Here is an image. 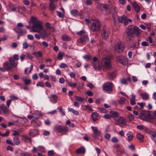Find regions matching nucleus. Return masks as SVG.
Listing matches in <instances>:
<instances>
[{"mask_svg":"<svg viewBox=\"0 0 156 156\" xmlns=\"http://www.w3.org/2000/svg\"><path fill=\"white\" fill-rule=\"evenodd\" d=\"M31 21L33 25L32 26V31L34 32L38 33L42 38L48 37L50 35V33L44 29L42 24V23L35 18L32 17Z\"/></svg>","mask_w":156,"mask_h":156,"instance_id":"f257e3e1","label":"nucleus"},{"mask_svg":"<svg viewBox=\"0 0 156 156\" xmlns=\"http://www.w3.org/2000/svg\"><path fill=\"white\" fill-rule=\"evenodd\" d=\"M142 31L136 26L131 25L128 26L126 33L127 35L130 37H133V34H136V36L139 35Z\"/></svg>","mask_w":156,"mask_h":156,"instance_id":"f03ea898","label":"nucleus"},{"mask_svg":"<svg viewBox=\"0 0 156 156\" xmlns=\"http://www.w3.org/2000/svg\"><path fill=\"white\" fill-rule=\"evenodd\" d=\"M54 129L56 132L66 134L68 132V128L63 125H56L54 126Z\"/></svg>","mask_w":156,"mask_h":156,"instance_id":"7ed1b4c3","label":"nucleus"},{"mask_svg":"<svg viewBox=\"0 0 156 156\" xmlns=\"http://www.w3.org/2000/svg\"><path fill=\"white\" fill-rule=\"evenodd\" d=\"M139 117L142 119L147 121L152 119V116H151L150 112L147 111H142L139 115Z\"/></svg>","mask_w":156,"mask_h":156,"instance_id":"20e7f679","label":"nucleus"},{"mask_svg":"<svg viewBox=\"0 0 156 156\" xmlns=\"http://www.w3.org/2000/svg\"><path fill=\"white\" fill-rule=\"evenodd\" d=\"M91 30L93 31L97 32L101 29V23L100 21L97 20L93 21L90 26Z\"/></svg>","mask_w":156,"mask_h":156,"instance_id":"39448f33","label":"nucleus"},{"mask_svg":"<svg viewBox=\"0 0 156 156\" xmlns=\"http://www.w3.org/2000/svg\"><path fill=\"white\" fill-rule=\"evenodd\" d=\"M110 58L108 57L103 58L101 61V66L106 69H110L111 67Z\"/></svg>","mask_w":156,"mask_h":156,"instance_id":"423d86ee","label":"nucleus"},{"mask_svg":"<svg viewBox=\"0 0 156 156\" xmlns=\"http://www.w3.org/2000/svg\"><path fill=\"white\" fill-rule=\"evenodd\" d=\"M113 84L112 82H108L105 83L103 86V88L104 90L108 93H110L113 90Z\"/></svg>","mask_w":156,"mask_h":156,"instance_id":"0eeeda50","label":"nucleus"},{"mask_svg":"<svg viewBox=\"0 0 156 156\" xmlns=\"http://www.w3.org/2000/svg\"><path fill=\"white\" fill-rule=\"evenodd\" d=\"M91 128L94 131L92 134V136L94 139H98L99 137L102 136L101 131L98 130L96 127L92 126Z\"/></svg>","mask_w":156,"mask_h":156,"instance_id":"6e6552de","label":"nucleus"},{"mask_svg":"<svg viewBox=\"0 0 156 156\" xmlns=\"http://www.w3.org/2000/svg\"><path fill=\"white\" fill-rule=\"evenodd\" d=\"M119 21L121 23H123L125 25H127L128 24V22L131 23L132 20L127 18L126 16L123 15L118 18Z\"/></svg>","mask_w":156,"mask_h":156,"instance_id":"1a4fd4ad","label":"nucleus"},{"mask_svg":"<svg viewBox=\"0 0 156 156\" xmlns=\"http://www.w3.org/2000/svg\"><path fill=\"white\" fill-rule=\"evenodd\" d=\"M115 124L118 125H126V120L124 118L121 116H119L115 120Z\"/></svg>","mask_w":156,"mask_h":156,"instance_id":"9d476101","label":"nucleus"},{"mask_svg":"<svg viewBox=\"0 0 156 156\" xmlns=\"http://www.w3.org/2000/svg\"><path fill=\"white\" fill-rule=\"evenodd\" d=\"M117 60L119 62L124 65H126L128 63L127 58L123 56L118 57Z\"/></svg>","mask_w":156,"mask_h":156,"instance_id":"9b49d317","label":"nucleus"},{"mask_svg":"<svg viewBox=\"0 0 156 156\" xmlns=\"http://www.w3.org/2000/svg\"><path fill=\"white\" fill-rule=\"evenodd\" d=\"M89 39L88 36L87 35H84L82 36L78 40V42L82 44L83 43L87 42Z\"/></svg>","mask_w":156,"mask_h":156,"instance_id":"f8f14e48","label":"nucleus"},{"mask_svg":"<svg viewBox=\"0 0 156 156\" xmlns=\"http://www.w3.org/2000/svg\"><path fill=\"white\" fill-rule=\"evenodd\" d=\"M14 30L18 34L20 35H23L27 33L25 29H22L20 27H15L14 29Z\"/></svg>","mask_w":156,"mask_h":156,"instance_id":"ddd939ff","label":"nucleus"},{"mask_svg":"<svg viewBox=\"0 0 156 156\" xmlns=\"http://www.w3.org/2000/svg\"><path fill=\"white\" fill-rule=\"evenodd\" d=\"M115 50L117 52H119L124 50V46L120 43H117L114 47Z\"/></svg>","mask_w":156,"mask_h":156,"instance_id":"4468645a","label":"nucleus"},{"mask_svg":"<svg viewBox=\"0 0 156 156\" xmlns=\"http://www.w3.org/2000/svg\"><path fill=\"white\" fill-rule=\"evenodd\" d=\"M110 34V32L107 29H103L102 31L101 35L102 37L105 39L108 38Z\"/></svg>","mask_w":156,"mask_h":156,"instance_id":"2eb2a0df","label":"nucleus"},{"mask_svg":"<svg viewBox=\"0 0 156 156\" xmlns=\"http://www.w3.org/2000/svg\"><path fill=\"white\" fill-rule=\"evenodd\" d=\"M0 110L3 111L4 114H9V112L5 105L2 104L0 105Z\"/></svg>","mask_w":156,"mask_h":156,"instance_id":"dca6fc26","label":"nucleus"},{"mask_svg":"<svg viewBox=\"0 0 156 156\" xmlns=\"http://www.w3.org/2000/svg\"><path fill=\"white\" fill-rule=\"evenodd\" d=\"M50 99L51 102L54 104H55L58 100V96L55 94H52L48 97Z\"/></svg>","mask_w":156,"mask_h":156,"instance_id":"f3484780","label":"nucleus"},{"mask_svg":"<svg viewBox=\"0 0 156 156\" xmlns=\"http://www.w3.org/2000/svg\"><path fill=\"white\" fill-rule=\"evenodd\" d=\"M139 45V43L138 42H136L134 43L132 45L129 46L128 47V49L133 50L135 48H138Z\"/></svg>","mask_w":156,"mask_h":156,"instance_id":"a211bd4d","label":"nucleus"},{"mask_svg":"<svg viewBox=\"0 0 156 156\" xmlns=\"http://www.w3.org/2000/svg\"><path fill=\"white\" fill-rule=\"evenodd\" d=\"M5 70H10L13 67V66L10 63L8 62H5L4 63Z\"/></svg>","mask_w":156,"mask_h":156,"instance_id":"6ab92c4d","label":"nucleus"},{"mask_svg":"<svg viewBox=\"0 0 156 156\" xmlns=\"http://www.w3.org/2000/svg\"><path fill=\"white\" fill-rule=\"evenodd\" d=\"M132 5L137 13H138L140 10V7L135 2H133Z\"/></svg>","mask_w":156,"mask_h":156,"instance_id":"aec40b11","label":"nucleus"},{"mask_svg":"<svg viewBox=\"0 0 156 156\" xmlns=\"http://www.w3.org/2000/svg\"><path fill=\"white\" fill-rule=\"evenodd\" d=\"M9 61L10 62V63L13 67H16L18 64V62L15 61V60H14L12 58L10 57L9 58Z\"/></svg>","mask_w":156,"mask_h":156,"instance_id":"412c9836","label":"nucleus"},{"mask_svg":"<svg viewBox=\"0 0 156 156\" xmlns=\"http://www.w3.org/2000/svg\"><path fill=\"white\" fill-rule=\"evenodd\" d=\"M33 115H34V118L35 119H37L40 117L42 116L41 112L38 111H34L33 113Z\"/></svg>","mask_w":156,"mask_h":156,"instance_id":"4be33fe9","label":"nucleus"},{"mask_svg":"<svg viewBox=\"0 0 156 156\" xmlns=\"http://www.w3.org/2000/svg\"><path fill=\"white\" fill-rule=\"evenodd\" d=\"M45 27L48 29L50 30L51 32H54L55 30L54 28L51 25V24L47 22L45 23Z\"/></svg>","mask_w":156,"mask_h":156,"instance_id":"5701e85b","label":"nucleus"},{"mask_svg":"<svg viewBox=\"0 0 156 156\" xmlns=\"http://www.w3.org/2000/svg\"><path fill=\"white\" fill-rule=\"evenodd\" d=\"M150 137L151 139L156 144V133L152 131L150 133Z\"/></svg>","mask_w":156,"mask_h":156,"instance_id":"b1692460","label":"nucleus"},{"mask_svg":"<svg viewBox=\"0 0 156 156\" xmlns=\"http://www.w3.org/2000/svg\"><path fill=\"white\" fill-rule=\"evenodd\" d=\"M85 152V149L83 147H80L77 149L75 151V153L76 154H79L82 153L84 154Z\"/></svg>","mask_w":156,"mask_h":156,"instance_id":"393cba45","label":"nucleus"},{"mask_svg":"<svg viewBox=\"0 0 156 156\" xmlns=\"http://www.w3.org/2000/svg\"><path fill=\"white\" fill-rule=\"evenodd\" d=\"M29 135L31 136L34 137L37 135H38V132L37 129H31L30 130Z\"/></svg>","mask_w":156,"mask_h":156,"instance_id":"a878e982","label":"nucleus"},{"mask_svg":"<svg viewBox=\"0 0 156 156\" xmlns=\"http://www.w3.org/2000/svg\"><path fill=\"white\" fill-rule=\"evenodd\" d=\"M99 114L96 112L92 113L91 114V116L92 120L94 121L97 120L98 119Z\"/></svg>","mask_w":156,"mask_h":156,"instance_id":"bb28decb","label":"nucleus"},{"mask_svg":"<svg viewBox=\"0 0 156 156\" xmlns=\"http://www.w3.org/2000/svg\"><path fill=\"white\" fill-rule=\"evenodd\" d=\"M127 140L128 141L132 140L133 137V133L131 131H129L126 134Z\"/></svg>","mask_w":156,"mask_h":156,"instance_id":"cd10ccee","label":"nucleus"},{"mask_svg":"<svg viewBox=\"0 0 156 156\" xmlns=\"http://www.w3.org/2000/svg\"><path fill=\"white\" fill-rule=\"evenodd\" d=\"M49 1L50 2L49 6V9L50 11H52L54 10L55 8V5L53 4L54 1L53 0H49Z\"/></svg>","mask_w":156,"mask_h":156,"instance_id":"c85d7f7f","label":"nucleus"},{"mask_svg":"<svg viewBox=\"0 0 156 156\" xmlns=\"http://www.w3.org/2000/svg\"><path fill=\"white\" fill-rule=\"evenodd\" d=\"M22 140L26 142L29 143H31V139L27 136H23Z\"/></svg>","mask_w":156,"mask_h":156,"instance_id":"c756f323","label":"nucleus"},{"mask_svg":"<svg viewBox=\"0 0 156 156\" xmlns=\"http://www.w3.org/2000/svg\"><path fill=\"white\" fill-rule=\"evenodd\" d=\"M13 142L16 145H18L20 144V141L19 137L16 136L13 138Z\"/></svg>","mask_w":156,"mask_h":156,"instance_id":"7c9ffc66","label":"nucleus"},{"mask_svg":"<svg viewBox=\"0 0 156 156\" xmlns=\"http://www.w3.org/2000/svg\"><path fill=\"white\" fill-rule=\"evenodd\" d=\"M62 39L65 41H67L71 40V38L66 35H63L62 36Z\"/></svg>","mask_w":156,"mask_h":156,"instance_id":"2f4dec72","label":"nucleus"},{"mask_svg":"<svg viewBox=\"0 0 156 156\" xmlns=\"http://www.w3.org/2000/svg\"><path fill=\"white\" fill-rule=\"evenodd\" d=\"M137 138L140 140V142H141L143 141L144 139V135L140 133L137 134L136 135Z\"/></svg>","mask_w":156,"mask_h":156,"instance_id":"473e14b6","label":"nucleus"},{"mask_svg":"<svg viewBox=\"0 0 156 156\" xmlns=\"http://www.w3.org/2000/svg\"><path fill=\"white\" fill-rule=\"evenodd\" d=\"M130 103L131 105H133L136 104L135 97L133 94L132 95V98L130 99Z\"/></svg>","mask_w":156,"mask_h":156,"instance_id":"72a5a7b5","label":"nucleus"},{"mask_svg":"<svg viewBox=\"0 0 156 156\" xmlns=\"http://www.w3.org/2000/svg\"><path fill=\"white\" fill-rule=\"evenodd\" d=\"M71 13L72 15L75 16H79V13L78 12L76 9H73L71 10Z\"/></svg>","mask_w":156,"mask_h":156,"instance_id":"f704fd0d","label":"nucleus"},{"mask_svg":"<svg viewBox=\"0 0 156 156\" xmlns=\"http://www.w3.org/2000/svg\"><path fill=\"white\" fill-rule=\"evenodd\" d=\"M142 98L144 100H147L149 98V95L148 94L145 93L140 94Z\"/></svg>","mask_w":156,"mask_h":156,"instance_id":"c9c22d12","label":"nucleus"},{"mask_svg":"<svg viewBox=\"0 0 156 156\" xmlns=\"http://www.w3.org/2000/svg\"><path fill=\"white\" fill-rule=\"evenodd\" d=\"M22 79L26 85L29 84L31 82V80L30 79H27L24 77H22Z\"/></svg>","mask_w":156,"mask_h":156,"instance_id":"e433bc0d","label":"nucleus"},{"mask_svg":"<svg viewBox=\"0 0 156 156\" xmlns=\"http://www.w3.org/2000/svg\"><path fill=\"white\" fill-rule=\"evenodd\" d=\"M111 10L110 9H102L101 12L104 15H107L110 13Z\"/></svg>","mask_w":156,"mask_h":156,"instance_id":"4c0bfd02","label":"nucleus"},{"mask_svg":"<svg viewBox=\"0 0 156 156\" xmlns=\"http://www.w3.org/2000/svg\"><path fill=\"white\" fill-rule=\"evenodd\" d=\"M64 56V53L61 52H59L58 53L57 58L58 60H61L63 59V56Z\"/></svg>","mask_w":156,"mask_h":156,"instance_id":"58836bf2","label":"nucleus"},{"mask_svg":"<svg viewBox=\"0 0 156 156\" xmlns=\"http://www.w3.org/2000/svg\"><path fill=\"white\" fill-rule=\"evenodd\" d=\"M33 54L37 57H41L42 55V53L40 51L37 52L35 51L33 52Z\"/></svg>","mask_w":156,"mask_h":156,"instance_id":"ea45409f","label":"nucleus"},{"mask_svg":"<svg viewBox=\"0 0 156 156\" xmlns=\"http://www.w3.org/2000/svg\"><path fill=\"white\" fill-rule=\"evenodd\" d=\"M116 76V73L115 72H113L109 74V79L111 80H113L114 77H115Z\"/></svg>","mask_w":156,"mask_h":156,"instance_id":"a19ab883","label":"nucleus"},{"mask_svg":"<svg viewBox=\"0 0 156 156\" xmlns=\"http://www.w3.org/2000/svg\"><path fill=\"white\" fill-rule=\"evenodd\" d=\"M115 148L116 149V151L118 153V154H120L121 153V151L120 150V146L119 145H116Z\"/></svg>","mask_w":156,"mask_h":156,"instance_id":"79ce46f5","label":"nucleus"},{"mask_svg":"<svg viewBox=\"0 0 156 156\" xmlns=\"http://www.w3.org/2000/svg\"><path fill=\"white\" fill-rule=\"evenodd\" d=\"M68 84L69 86L72 88L76 87V83H73L71 81H69L68 82Z\"/></svg>","mask_w":156,"mask_h":156,"instance_id":"37998d69","label":"nucleus"},{"mask_svg":"<svg viewBox=\"0 0 156 156\" xmlns=\"http://www.w3.org/2000/svg\"><path fill=\"white\" fill-rule=\"evenodd\" d=\"M75 98L76 100L79 102H81L84 100V98H81L79 96H76Z\"/></svg>","mask_w":156,"mask_h":156,"instance_id":"c03bdc74","label":"nucleus"},{"mask_svg":"<svg viewBox=\"0 0 156 156\" xmlns=\"http://www.w3.org/2000/svg\"><path fill=\"white\" fill-rule=\"evenodd\" d=\"M111 113L113 118L117 117L119 115L118 113L116 112L111 111Z\"/></svg>","mask_w":156,"mask_h":156,"instance_id":"a18cd8bd","label":"nucleus"},{"mask_svg":"<svg viewBox=\"0 0 156 156\" xmlns=\"http://www.w3.org/2000/svg\"><path fill=\"white\" fill-rule=\"evenodd\" d=\"M151 116H152V119L156 117V110L150 112Z\"/></svg>","mask_w":156,"mask_h":156,"instance_id":"49530a36","label":"nucleus"},{"mask_svg":"<svg viewBox=\"0 0 156 156\" xmlns=\"http://www.w3.org/2000/svg\"><path fill=\"white\" fill-rule=\"evenodd\" d=\"M125 99V98L123 97H121L119 101V104L120 105L123 104L124 103Z\"/></svg>","mask_w":156,"mask_h":156,"instance_id":"de8ad7c7","label":"nucleus"},{"mask_svg":"<svg viewBox=\"0 0 156 156\" xmlns=\"http://www.w3.org/2000/svg\"><path fill=\"white\" fill-rule=\"evenodd\" d=\"M57 16L60 18H62L64 17V13H61L60 11H57Z\"/></svg>","mask_w":156,"mask_h":156,"instance_id":"09e8293b","label":"nucleus"},{"mask_svg":"<svg viewBox=\"0 0 156 156\" xmlns=\"http://www.w3.org/2000/svg\"><path fill=\"white\" fill-rule=\"evenodd\" d=\"M128 117L129 119V120L130 121H133L134 119V117L133 115L131 114H130L128 115Z\"/></svg>","mask_w":156,"mask_h":156,"instance_id":"8fccbe9b","label":"nucleus"},{"mask_svg":"<svg viewBox=\"0 0 156 156\" xmlns=\"http://www.w3.org/2000/svg\"><path fill=\"white\" fill-rule=\"evenodd\" d=\"M20 154L21 156H31V155L27 152H22Z\"/></svg>","mask_w":156,"mask_h":156,"instance_id":"3c124183","label":"nucleus"},{"mask_svg":"<svg viewBox=\"0 0 156 156\" xmlns=\"http://www.w3.org/2000/svg\"><path fill=\"white\" fill-rule=\"evenodd\" d=\"M28 46L29 45L27 42H24L23 44V49H26L28 47Z\"/></svg>","mask_w":156,"mask_h":156,"instance_id":"603ef678","label":"nucleus"},{"mask_svg":"<svg viewBox=\"0 0 156 156\" xmlns=\"http://www.w3.org/2000/svg\"><path fill=\"white\" fill-rule=\"evenodd\" d=\"M85 32L84 30H82L79 32H77L76 34L79 36H81L84 34Z\"/></svg>","mask_w":156,"mask_h":156,"instance_id":"864d4df0","label":"nucleus"},{"mask_svg":"<svg viewBox=\"0 0 156 156\" xmlns=\"http://www.w3.org/2000/svg\"><path fill=\"white\" fill-rule=\"evenodd\" d=\"M121 83L124 84H127V81L126 79L124 78H121L120 80Z\"/></svg>","mask_w":156,"mask_h":156,"instance_id":"5fc2aeb1","label":"nucleus"},{"mask_svg":"<svg viewBox=\"0 0 156 156\" xmlns=\"http://www.w3.org/2000/svg\"><path fill=\"white\" fill-rule=\"evenodd\" d=\"M141 45L144 47L149 46V44L147 42L145 41H143L141 43Z\"/></svg>","mask_w":156,"mask_h":156,"instance_id":"6e6d98bb","label":"nucleus"},{"mask_svg":"<svg viewBox=\"0 0 156 156\" xmlns=\"http://www.w3.org/2000/svg\"><path fill=\"white\" fill-rule=\"evenodd\" d=\"M99 110L101 113H106L107 112L106 109L104 108H99Z\"/></svg>","mask_w":156,"mask_h":156,"instance_id":"4d7b16f0","label":"nucleus"},{"mask_svg":"<svg viewBox=\"0 0 156 156\" xmlns=\"http://www.w3.org/2000/svg\"><path fill=\"white\" fill-rule=\"evenodd\" d=\"M144 126L142 125H138L136 128L140 130H143Z\"/></svg>","mask_w":156,"mask_h":156,"instance_id":"13d9d810","label":"nucleus"},{"mask_svg":"<svg viewBox=\"0 0 156 156\" xmlns=\"http://www.w3.org/2000/svg\"><path fill=\"white\" fill-rule=\"evenodd\" d=\"M36 86H40L42 87H44V85L42 82H39L36 83Z\"/></svg>","mask_w":156,"mask_h":156,"instance_id":"bf43d9fd","label":"nucleus"},{"mask_svg":"<svg viewBox=\"0 0 156 156\" xmlns=\"http://www.w3.org/2000/svg\"><path fill=\"white\" fill-rule=\"evenodd\" d=\"M59 67L60 68H64L67 67V65L64 63H62L60 64Z\"/></svg>","mask_w":156,"mask_h":156,"instance_id":"052dcab7","label":"nucleus"},{"mask_svg":"<svg viewBox=\"0 0 156 156\" xmlns=\"http://www.w3.org/2000/svg\"><path fill=\"white\" fill-rule=\"evenodd\" d=\"M143 130L146 132L149 133L150 134V133L152 131H151L148 129L145 126Z\"/></svg>","mask_w":156,"mask_h":156,"instance_id":"680f3d73","label":"nucleus"},{"mask_svg":"<svg viewBox=\"0 0 156 156\" xmlns=\"http://www.w3.org/2000/svg\"><path fill=\"white\" fill-rule=\"evenodd\" d=\"M85 107L86 109H88L89 111L92 112L93 111V110L88 105H86Z\"/></svg>","mask_w":156,"mask_h":156,"instance_id":"e2e57ef3","label":"nucleus"},{"mask_svg":"<svg viewBox=\"0 0 156 156\" xmlns=\"http://www.w3.org/2000/svg\"><path fill=\"white\" fill-rule=\"evenodd\" d=\"M13 59L16 61L19 60V55L17 54H15L13 56Z\"/></svg>","mask_w":156,"mask_h":156,"instance_id":"0e129e2a","label":"nucleus"},{"mask_svg":"<svg viewBox=\"0 0 156 156\" xmlns=\"http://www.w3.org/2000/svg\"><path fill=\"white\" fill-rule=\"evenodd\" d=\"M103 8L102 9H106L110 8L109 6L107 4H103Z\"/></svg>","mask_w":156,"mask_h":156,"instance_id":"69168bd1","label":"nucleus"},{"mask_svg":"<svg viewBox=\"0 0 156 156\" xmlns=\"http://www.w3.org/2000/svg\"><path fill=\"white\" fill-rule=\"evenodd\" d=\"M104 117L106 119H109L112 118V116L109 114H105L104 115Z\"/></svg>","mask_w":156,"mask_h":156,"instance_id":"338daca9","label":"nucleus"},{"mask_svg":"<svg viewBox=\"0 0 156 156\" xmlns=\"http://www.w3.org/2000/svg\"><path fill=\"white\" fill-rule=\"evenodd\" d=\"M10 97L11 98L10 100H16L18 99V98L16 96L14 95H11L10 96Z\"/></svg>","mask_w":156,"mask_h":156,"instance_id":"774afa93","label":"nucleus"}]
</instances>
